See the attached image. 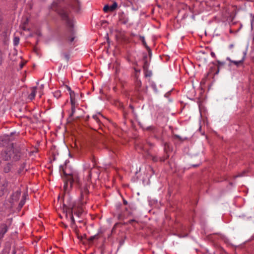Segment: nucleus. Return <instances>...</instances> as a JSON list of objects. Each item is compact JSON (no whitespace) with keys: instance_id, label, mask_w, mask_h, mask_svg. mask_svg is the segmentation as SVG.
Segmentation results:
<instances>
[{"instance_id":"nucleus-49","label":"nucleus","mask_w":254,"mask_h":254,"mask_svg":"<svg viewBox=\"0 0 254 254\" xmlns=\"http://www.w3.org/2000/svg\"><path fill=\"white\" fill-rule=\"evenodd\" d=\"M154 137L156 138H158L156 135H154Z\"/></svg>"},{"instance_id":"nucleus-29","label":"nucleus","mask_w":254,"mask_h":254,"mask_svg":"<svg viewBox=\"0 0 254 254\" xmlns=\"http://www.w3.org/2000/svg\"><path fill=\"white\" fill-rule=\"evenodd\" d=\"M70 103L71 105V107H75V102L74 98L72 97V95L71 94V93H70Z\"/></svg>"},{"instance_id":"nucleus-47","label":"nucleus","mask_w":254,"mask_h":254,"mask_svg":"<svg viewBox=\"0 0 254 254\" xmlns=\"http://www.w3.org/2000/svg\"><path fill=\"white\" fill-rule=\"evenodd\" d=\"M227 60L229 61L230 63H231V61H232L230 58L229 57H227Z\"/></svg>"},{"instance_id":"nucleus-30","label":"nucleus","mask_w":254,"mask_h":254,"mask_svg":"<svg viewBox=\"0 0 254 254\" xmlns=\"http://www.w3.org/2000/svg\"><path fill=\"white\" fill-rule=\"evenodd\" d=\"M19 42V38L18 37H15L13 39V45L17 46Z\"/></svg>"},{"instance_id":"nucleus-13","label":"nucleus","mask_w":254,"mask_h":254,"mask_svg":"<svg viewBox=\"0 0 254 254\" xmlns=\"http://www.w3.org/2000/svg\"><path fill=\"white\" fill-rule=\"evenodd\" d=\"M74 205H69L68 206V210H69V214L70 215V220L71 221V223L72 224H75V220L73 217V209H74Z\"/></svg>"},{"instance_id":"nucleus-14","label":"nucleus","mask_w":254,"mask_h":254,"mask_svg":"<svg viewBox=\"0 0 254 254\" xmlns=\"http://www.w3.org/2000/svg\"><path fill=\"white\" fill-rule=\"evenodd\" d=\"M147 55L146 54L143 55V70H147L148 69L149 67V63L147 61Z\"/></svg>"},{"instance_id":"nucleus-39","label":"nucleus","mask_w":254,"mask_h":254,"mask_svg":"<svg viewBox=\"0 0 254 254\" xmlns=\"http://www.w3.org/2000/svg\"><path fill=\"white\" fill-rule=\"evenodd\" d=\"M129 108L131 109L132 113H134V107L131 104H130L129 105Z\"/></svg>"},{"instance_id":"nucleus-5","label":"nucleus","mask_w":254,"mask_h":254,"mask_svg":"<svg viewBox=\"0 0 254 254\" xmlns=\"http://www.w3.org/2000/svg\"><path fill=\"white\" fill-rule=\"evenodd\" d=\"M118 16V22L121 24L126 25L129 22V18L127 14L124 12H119Z\"/></svg>"},{"instance_id":"nucleus-11","label":"nucleus","mask_w":254,"mask_h":254,"mask_svg":"<svg viewBox=\"0 0 254 254\" xmlns=\"http://www.w3.org/2000/svg\"><path fill=\"white\" fill-rule=\"evenodd\" d=\"M79 202H80V206H78V210L76 211V205L75 203L74 204V209H73V213H74V215H76L78 216V217H79L80 215L82 213V209L81 208V206L84 204V203L82 204L81 202V196H80Z\"/></svg>"},{"instance_id":"nucleus-16","label":"nucleus","mask_w":254,"mask_h":254,"mask_svg":"<svg viewBox=\"0 0 254 254\" xmlns=\"http://www.w3.org/2000/svg\"><path fill=\"white\" fill-rule=\"evenodd\" d=\"M143 145H145L146 147L149 150V152H150L151 149L154 146V144L152 143L151 142L146 141V143H141L139 145V148L141 150V147Z\"/></svg>"},{"instance_id":"nucleus-34","label":"nucleus","mask_w":254,"mask_h":254,"mask_svg":"<svg viewBox=\"0 0 254 254\" xmlns=\"http://www.w3.org/2000/svg\"><path fill=\"white\" fill-rule=\"evenodd\" d=\"M174 137L175 138L178 139L179 140H180L181 141H183L185 140V139L182 138V137H181L180 135H179L178 134H174Z\"/></svg>"},{"instance_id":"nucleus-10","label":"nucleus","mask_w":254,"mask_h":254,"mask_svg":"<svg viewBox=\"0 0 254 254\" xmlns=\"http://www.w3.org/2000/svg\"><path fill=\"white\" fill-rule=\"evenodd\" d=\"M8 227L5 224H1L0 225V241L3 238L4 234L7 232Z\"/></svg>"},{"instance_id":"nucleus-46","label":"nucleus","mask_w":254,"mask_h":254,"mask_svg":"<svg viewBox=\"0 0 254 254\" xmlns=\"http://www.w3.org/2000/svg\"><path fill=\"white\" fill-rule=\"evenodd\" d=\"M233 47H234L233 44H231V45H230V46H229V48H230V49H231V48H233Z\"/></svg>"},{"instance_id":"nucleus-15","label":"nucleus","mask_w":254,"mask_h":254,"mask_svg":"<svg viewBox=\"0 0 254 254\" xmlns=\"http://www.w3.org/2000/svg\"><path fill=\"white\" fill-rule=\"evenodd\" d=\"M37 92V87H34L32 88L31 92L28 96V99L32 100L35 97L36 93Z\"/></svg>"},{"instance_id":"nucleus-31","label":"nucleus","mask_w":254,"mask_h":254,"mask_svg":"<svg viewBox=\"0 0 254 254\" xmlns=\"http://www.w3.org/2000/svg\"><path fill=\"white\" fill-rule=\"evenodd\" d=\"M92 118H93V119L96 122V123L97 124L100 125V121L97 115H93Z\"/></svg>"},{"instance_id":"nucleus-24","label":"nucleus","mask_w":254,"mask_h":254,"mask_svg":"<svg viewBox=\"0 0 254 254\" xmlns=\"http://www.w3.org/2000/svg\"><path fill=\"white\" fill-rule=\"evenodd\" d=\"M144 76L145 77H150L152 75V71L149 69L143 70Z\"/></svg>"},{"instance_id":"nucleus-40","label":"nucleus","mask_w":254,"mask_h":254,"mask_svg":"<svg viewBox=\"0 0 254 254\" xmlns=\"http://www.w3.org/2000/svg\"><path fill=\"white\" fill-rule=\"evenodd\" d=\"M44 85L43 84H42L40 85V87H39L38 88L37 87V90H42L43 91V89H44Z\"/></svg>"},{"instance_id":"nucleus-26","label":"nucleus","mask_w":254,"mask_h":254,"mask_svg":"<svg viewBox=\"0 0 254 254\" xmlns=\"http://www.w3.org/2000/svg\"><path fill=\"white\" fill-rule=\"evenodd\" d=\"M25 195L23 196L22 199L20 200V201L19 203V205H18L19 207L22 208L23 207V206L24 205V204L25 203Z\"/></svg>"},{"instance_id":"nucleus-3","label":"nucleus","mask_w":254,"mask_h":254,"mask_svg":"<svg viewBox=\"0 0 254 254\" xmlns=\"http://www.w3.org/2000/svg\"><path fill=\"white\" fill-rule=\"evenodd\" d=\"M69 10L68 7H65L60 9L59 11V14L61 16L62 19L65 21L66 26L70 29L71 36L68 38L69 42H72L75 38V32L73 29V20L69 16Z\"/></svg>"},{"instance_id":"nucleus-33","label":"nucleus","mask_w":254,"mask_h":254,"mask_svg":"<svg viewBox=\"0 0 254 254\" xmlns=\"http://www.w3.org/2000/svg\"><path fill=\"white\" fill-rule=\"evenodd\" d=\"M103 10L105 12H108L110 11V6L108 4L105 5L103 8Z\"/></svg>"},{"instance_id":"nucleus-18","label":"nucleus","mask_w":254,"mask_h":254,"mask_svg":"<svg viewBox=\"0 0 254 254\" xmlns=\"http://www.w3.org/2000/svg\"><path fill=\"white\" fill-rule=\"evenodd\" d=\"M216 62H217V71H216V72L215 73V74H217L219 73V70H220V68L221 66H223L225 64V62H221V61H220L219 60H217Z\"/></svg>"},{"instance_id":"nucleus-21","label":"nucleus","mask_w":254,"mask_h":254,"mask_svg":"<svg viewBox=\"0 0 254 254\" xmlns=\"http://www.w3.org/2000/svg\"><path fill=\"white\" fill-rule=\"evenodd\" d=\"M244 59L245 56H244L243 58L240 61H231V63H233L234 64H235L237 66H238L240 65V64H242L244 62Z\"/></svg>"},{"instance_id":"nucleus-42","label":"nucleus","mask_w":254,"mask_h":254,"mask_svg":"<svg viewBox=\"0 0 254 254\" xmlns=\"http://www.w3.org/2000/svg\"><path fill=\"white\" fill-rule=\"evenodd\" d=\"M210 55L213 58H216L215 54L213 52H211Z\"/></svg>"},{"instance_id":"nucleus-50","label":"nucleus","mask_w":254,"mask_h":254,"mask_svg":"<svg viewBox=\"0 0 254 254\" xmlns=\"http://www.w3.org/2000/svg\"><path fill=\"white\" fill-rule=\"evenodd\" d=\"M13 254H15V252L14 251H13Z\"/></svg>"},{"instance_id":"nucleus-7","label":"nucleus","mask_w":254,"mask_h":254,"mask_svg":"<svg viewBox=\"0 0 254 254\" xmlns=\"http://www.w3.org/2000/svg\"><path fill=\"white\" fill-rule=\"evenodd\" d=\"M69 5L76 12H78L80 10V3L79 0H70Z\"/></svg>"},{"instance_id":"nucleus-12","label":"nucleus","mask_w":254,"mask_h":254,"mask_svg":"<svg viewBox=\"0 0 254 254\" xmlns=\"http://www.w3.org/2000/svg\"><path fill=\"white\" fill-rule=\"evenodd\" d=\"M21 195V190H17L11 195V198L13 202L17 201Z\"/></svg>"},{"instance_id":"nucleus-41","label":"nucleus","mask_w":254,"mask_h":254,"mask_svg":"<svg viewBox=\"0 0 254 254\" xmlns=\"http://www.w3.org/2000/svg\"><path fill=\"white\" fill-rule=\"evenodd\" d=\"M66 87L67 90L69 91H70V93H71L72 95L74 94V92L71 91V88H70V87H69V86H68L67 85L66 86Z\"/></svg>"},{"instance_id":"nucleus-51","label":"nucleus","mask_w":254,"mask_h":254,"mask_svg":"<svg viewBox=\"0 0 254 254\" xmlns=\"http://www.w3.org/2000/svg\"><path fill=\"white\" fill-rule=\"evenodd\" d=\"M150 169L153 171V169L152 168H150Z\"/></svg>"},{"instance_id":"nucleus-8","label":"nucleus","mask_w":254,"mask_h":254,"mask_svg":"<svg viewBox=\"0 0 254 254\" xmlns=\"http://www.w3.org/2000/svg\"><path fill=\"white\" fill-rule=\"evenodd\" d=\"M135 77L136 78V80L134 82L135 90L138 94V96H140L141 95L142 91V83L141 80L138 79V76L137 75H135Z\"/></svg>"},{"instance_id":"nucleus-35","label":"nucleus","mask_w":254,"mask_h":254,"mask_svg":"<svg viewBox=\"0 0 254 254\" xmlns=\"http://www.w3.org/2000/svg\"><path fill=\"white\" fill-rule=\"evenodd\" d=\"M64 58L67 61H68L69 59V55L67 53H64Z\"/></svg>"},{"instance_id":"nucleus-36","label":"nucleus","mask_w":254,"mask_h":254,"mask_svg":"<svg viewBox=\"0 0 254 254\" xmlns=\"http://www.w3.org/2000/svg\"><path fill=\"white\" fill-rule=\"evenodd\" d=\"M152 133L154 134L157 133L158 132V129L153 127H152Z\"/></svg>"},{"instance_id":"nucleus-48","label":"nucleus","mask_w":254,"mask_h":254,"mask_svg":"<svg viewBox=\"0 0 254 254\" xmlns=\"http://www.w3.org/2000/svg\"><path fill=\"white\" fill-rule=\"evenodd\" d=\"M89 119V116H87L86 117V121H88Z\"/></svg>"},{"instance_id":"nucleus-32","label":"nucleus","mask_w":254,"mask_h":254,"mask_svg":"<svg viewBox=\"0 0 254 254\" xmlns=\"http://www.w3.org/2000/svg\"><path fill=\"white\" fill-rule=\"evenodd\" d=\"M75 112V107H74L73 106V107H71V113L69 115V117H71L72 116H73Z\"/></svg>"},{"instance_id":"nucleus-17","label":"nucleus","mask_w":254,"mask_h":254,"mask_svg":"<svg viewBox=\"0 0 254 254\" xmlns=\"http://www.w3.org/2000/svg\"><path fill=\"white\" fill-rule=\"evenodd\" d=\"M7 187V183L6 182L3 183L2 186L0 187V196L4 194V192L6 191Z\"/></svg>"},{"instance_id":"nucleus-9","label":"nucleus","mask_w":254,"mask_h":254,"mask_svg":"<svg viewBox=\"0 0 254 254\" xmlns=\"http://www.w3.org/2000/svg\"><path fill=\"white\" fill-rule=\"evenodd\" d=\"M104 231L102 230L101 229L98 230L97 234L94 236H92L88 238V241L89 243L92 242L94 240H98L99 239L100 237H102V234H103Z\"/></svg>"},{"instance_id":"nucleus-23","label":"nucleus","mask_w":254,"mask_h":254,"mask_svg":"<svg viewBox=\"0 0 254 254\" xmlns=\"http://www.w3.org/2000/svg\"><path fill=\"white\" fill-rule=\"evenodd\" d=\"M118 6L117 2L114 1L113 4L110 6V11H113L114 10L116 9Z\"/></svg>"},{"instance_id":"nucleus-25","label":"nucleus","mask_w":254,"mask_h":254,"mask_svg":"<svg viewBox=\"0 0 254 254\" xmlns=\"http://www.w3.org/2000/svg\"><path fill=\"white\" fill-rule=\"evenodd\" d=\"M54 96L57 99H58L61 96V92L59 90H57L53 93Z\"/></svg>"},{"instance_id":"nucleus-22","label":"nucleus","mask_w":254,"mask_h":254,"mask_svg":"<svg viewBox=\"0 0 254 254\" xmlns=\"http://www.w3.org/2000/svg\"><path fill=\"white\" fill-rule=\"evenodd\" d=\"M11 165L10 163H7L3 168V171L5 173L9 172L11 170Z\"/></svg>"},{"instance_id":"nucleus-27","label":"nucleus","mask_w":254,"mask_h":254,"mask_svg":"<svg viewBox=\"0 0 254 254\" xmlns=\"http://www.w3.org/2000/svg\"><path fill=\"white\" fill-rule=\"evenodd\" d=\"M164 151L166 154H168V152L170 151L169 145L168 143L166 142L164 144Z\"/></svg>"},{"instance_id":"nucleus-45","label":"nucleus","mask_w":254,"mask_h":254,"mask_svg":"<svg viewBox=\"0 0 254 254\" xmlns=\"http://www.w3.org/2000/svg\"><path fill=\"white\" fill-rule=\"evenodd\" d=\"M123 203H124V204L125 205H127V201L126 200L124 199L123 200Z\"/></svg>"},{"instance_id":"nucleus-19","label":"nucleus","mask_w":254,"mask_h":254,"mask_svg":"<svg viewBox=\"0 0 254 254\" xmlns=\"http://www.w3.org/2000/svg\"><path fill=\"white\" fill-rule=\"evenodd\" d=\"M72 204H74V203H69V204H64V205H63V210H64V212H65L66 213V216H67V214L68 213L69 214V210H68V206H69V205H72Z\"/></svg>"},{"instance_id":"nucleus-43","label":"nucleus","mask_w":254,"mask_h":254,"mask_svg":"<svg viewBox=\"0 0 254 254\" xmlns=\"http://www.w3.org/2000/svg\"><path fill=\"white\" fill-rule=\"evenodd\" d=\"M134 70H135V72H136L135 75L136 74L137 75V73H140V69H138L135 68H134Z\"/></svg>"},{"instance_id":"nucleus-37","label":"nucleus","mask_w":254,"mask_h":254,"mask_svg":"<svg viewBox=\"0 0 254 254\" xmlns=\"http://www.w3.org/2000/svg\"><path fill=\"white\" fill-rule=\"evenodd\" d=\"M137 222V221L135 220V219H131V220H128V221L127 222V224H131L132 222Z\"/></svg>"},{"instance_id":"nucleus-44","label":"nucleus","mask_w":254,"mask_h":254,"mask_svg":"<svg viewBox=\"0 0 254 254\" xmlns=\"http://www.w3.org/2000/svg\"><path fill=\"white\" fill-rule=\"evenodd\" d=\"M153 127L150 126V127H147L146 129H147V130H150L152 131Z\"/></svg>"},{"instance_id":"nucleus-38","label":"nucleus","mask_w":254,"mask_h":254,"mask_svg":"<svg viewBox=\"0 0 254 254\" xmlns=\"http://www.w3.org/2000/svg\"><path fill=\"white\" fill-rule=\"evenodd\" d=\"M39 94V97L41 98L42 95L43 94V91L37 90V92Z\"/></svg>"},{"instance_id":"nucleus-1","label":"nucleus","mask_w":254,"mask_h":254,"mask_svg":"<svg viewBox=\"0 0 254 254\" xmlns=\"http://www.w3.org/2000/svg\"><path fill=\"white\" fill-rule=\"evenodd\" d=\"M100 174L99 168L95 165L91 168L87 166L84 167V180L86 181L84 184L80 183V190L81 191V202L82 204L86 203L88 199L89 191L88 188L92 180H96L99 179Z\"/></svg>"},{"instance_id":"nucleus-2","label":"nucleus","mask_w":254,"mask_h":254,"mask_svg":"<svg viewBox=\"0 0 254 254\" xmlns=\"http://www.w3.org/2000/svg\"><path fill=\"white\" fill-rule=\"evenodd\" d=\"M60 171L61 175H63L64 176V188L65 190H67L69 188H71L74 182L76 183L80 188V183L77 174L70 171L69 168L66 166L64 167L61 166Z\"/></svg>"},{"instance_id":"nucleus-6","label":"nucleus","mask_w":254,"mask_h":254,"mask_svg":"<svg viewBox=\"0 0 254 254\" xmlns=\"http://www.w3.org/2000/svg\"><path fill=\"white\" fill-rule=\"evenodd\" d=\"M141 150L145 154L146 157H151L153 162L159 161V157H158L157 156H152L150 152H149V150L146 147L145 145H143L141 147Z\"/></svg>"},{"instance_id":"nucleus-28","label":"nucleus","mask_w":254,"mask_h":254,"mask_svg":"<svg viewBox=\"0 0 254 254\" xmlns=\"http://www.w3.org/2000/svg\"><path fill=\"white\" fill-rule=\"evenodd\" d=\"M169 157V155L168 154H166L164 156L159 157V161L164 162Z\"/></svg>"},{"instance_id":"nucleus-4","label":"nucleus","mask_w":254,"mask_h":254,"mask_svg":"<svg viewBox=\"0 0 254 254\" xmlns=\"http://www.w3.org/2000/svg\"><path fill=\"white\" fill-rule=\"evenodd\" d=\"M1 156L5 161L12 160L13 161H17L20 158V152L19 148H15L12 144V146L1 152Z\"/></svg>"},{"instance_id":"nucleus-20","label":"nucleus","mask_w":254,"mask_h":254,"mask_svg":"<svg viewBox=\"0 0 254 254\" xmlns=\"http://www.w3.org/2000/svg\"><path fill=\"white\" fill-rule=\"evenodd\" d=\"M140 39L143 44V45L146 47V48H147V50H148V53H149V56L150 57L151 55V49L150 48L147 46V44H146V43L145 42V39H144V37H140Z\"/></svg>"}]
</instances>
